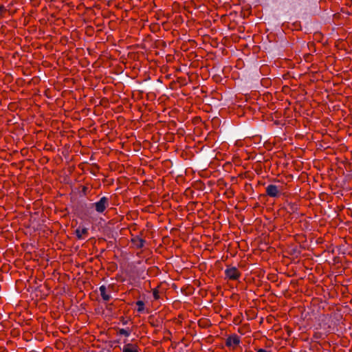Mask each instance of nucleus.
<instances>
[{
  "label": "nucleus",
  "instance_id": "1",
  "mask_svg": "<svg viewBox=\"0 0 352 352\" xmlns=\"http://www.w3.org/2000/svg\"><path fill=\"white\" fill-rule=\"evenodd\" d=\"M109 199L108 198L103 197H102L98 202L94 204L95 206L96 210L98 212H103L107 207L109 206L108 204Z\"/></svg>",
  "mask_w": 352,
  "mask_h": 352
},
{
  "label": "nucleus",
  "instance_id": "2",
  "mask_svg": "<svg viewBox=\"0 0 352 352\" xmlns=\"http://www.w3.org/2000/svg\"><path fill=\"white\" fill-rule=\"evenodd\" d=\"M266 193L270 197H276L280 194V190L277 186L270 184L266 188Z\"/></svg>",
  "mask_w": 352,
  "mask_h": 352
},
{
  "label": "nucleus",
  "instance_id": "3",
  "mask_svg": "<svg viewBox=\"0 0 352 352\" xmlns=\"http://www.w3.org/2000/svg\"><path fill=\"white\" fill-rule=\"evenodd\" d=\"M225 273L226 276L232 280H236L240 276V273L239 272L238 270L234 267L228 268L225 271Z\"/></svg>",
  "mask_w": 352,
  "mask_h": 352
},
{
  "label": "nucleus",
  "instance_id": "4",
  "mask_svg": "<svg viewBox=\"0 0 352 352\" xmlns=\"http://www.w3.org/2000/svg\"><path fill=\"white\" fill-rule=\"evenodd\" d=\"M240 343V339L239 338L236 336H231L228 337L226 340V344L227 346L232 347L234 349L236 346H237Z\"/></svg>",
  "mask_w": 352,
  "mask_h": 352
},
{
  "label": "nucleus",
  "instance_id": "5",
  "mask_svg": "<svg viewBox=\"0 0 352 352\" xmlns=\"http://www.w3.org/2000/svg\"><path fill=\"white\" fill-rule=\"evenodd\" d=\"M100 295L104 301H108L110 300L111 296L109 294L107 293V288L105 286H104V285L100 286Z\"/></svg>",
  "mask_w": 352,
  "mask_h": 352
},
{
  "label": "nucleus",
  "instance_id": "6",
  "mask_svg": "<svg viewBox=\"0 0 352 352\" xmlns=\"http://www.w3.org/2000/svg\"><path fill=\"white\" fill-rule=\"evenodd\" d=\"M122 352H139L138 350V346L132 344H127L124 346Z\"/></svg>",
  "mask_w": 352,
  "mask_h": 352
},
{
  "label": "nucleus",
  "instance_id": "7",
  "mask_svg": "<svg viewBox=\"0 0 352 352\" xmlns=\"http://www.w3.org/2000/svg\"><path fill=\"white\" fill-rule=\"evenodd\" d=\"M87 232H88L87 228H82V229L78 228L76 230V234L78 239H82L83 235H86L87 234Z\"/></svg>",
  "mask_w": 352,
  "mask_h": 352
},
{
  "label": "nucleus",
  "instance_id": "8",
  "mask_svg": "<svg viewBox=\"0 0 352 352\" xmlns=\"http://www.w3.org/2000/svg\"><path fill=\"white\" fill-rule=\"evenodd\" d=\"M132 243L134 245H135L138 248H141L144 243V241L142 239H140L138 237L133 239Z\"/></svg>",
  "mask_w": 352,
  "mask_h": 352
},
{
  "label": "nucleus",
  "instance_id": "9",
  "mask_svg": "<svg viewBox=\"0 0 352 352\" xmlns=\"http://www.w3.org/2000/svg\"><path fill=\"white\" fill-rule=\"evenodd\" d=\"M136 305L138 306V311L139 312L142 311L144 310V304L142 301H141V300L138 301L136 302Z\"/></svg>",
  "mask_w": 352,
  "mask_h": 352
},
{
  "label": "nucleus",
  "instance_id": "10",
  "mask_svg": "<svg viewBox=\"0 0 352 352\" xmlns=\"http://www.w3.org/2000/svg\"><path fill=\"white\" fill-rule=\"evenodd\" d=\"M119 333L121 334V335H124L125 336H129V331H128L126 329H121L119 330Z\"/></svg>",
  "mask_w": 352,
  "mask_h": 352
},
{
  "label": "nucleus",
  "instance_id": "11",
  "mask_svg": "<svg viewBox=\"0 0 352 352\" xmlns=\"http://www.w3.org/2000/svg\"><path fill=\"white\" fill-rule=\"evenodd\" d=\"M153 296H154L155 299H156V300L159 298L160 296H159V293H158L157 290L155 289L153 291Z\"/></svg>",
  "mask_w": 352,
  "mask_h": 352
},
{
  "label": "nucleus",
  "instance_id": "12",
  "mask_svg": "<svg viewBox=\"0 0 352 352\" xmlns=\"http://www.w3.org/2000/svg\"><path fill=\"white\" fill-rule=\"evenodd\" d=\"M257 352H268V351H266V350H265V349H258V350L257 351Z\"/></svg>",
  "mask_w": 352,
  "mask_h": 352
},
{
  "label": "nucleus",
  "instance_id": "13",
  "mask_svg": "<svg viewBox=\"0 0 352 352\" xmlns=\"http://www.w3.org/2000/svg\"><path fill=\"white\" fill-rule=\"evenodd\" d=\"M351 1H352V0H351Z\"/></svg>",
  "mask_w": 352,
  "mask_h": 352
}]
</instances>
